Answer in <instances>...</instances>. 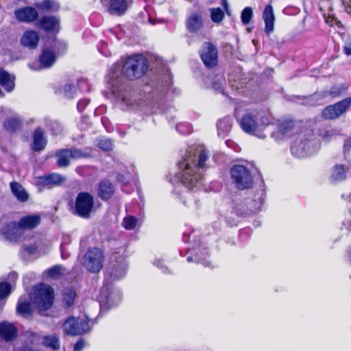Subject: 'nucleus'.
Wrapping results in <instances>:
<instances>
[{
    "mask_svg": "<svg viewBox=\"0 0 351 351\" xmlns=\"http://www.w3.org/2000/svg\"><path fill=\"white\" fill-rule=\"evenodd\" d=\"M233 210L234 213L240 217H246L251 215V211L249 209V204H247V199L245 201H234Z\"/></svg>",
    "mask_w": 351,
    "mask_h": 351,
    "instance_id": "nucleus-35",
    "label": "nucleus"
},
{
    "mask_svg": "<svg viewBox=\"0 0 351 351\" xmlns=\"http://www.w3.org/2000/svg\"><path fill=\"white\" fill-rule=\"evenodd\" d=\"M140 223L139 219L132 215H128L123 218L122 226L125 230H132L135 229L137 226H139Z\"/></svg>",
    "mask_w": 351,
    "mask_h": 351,
    "instance_id": "nucleus-42",
    "label": "nucleus"
},
{
    "mask_svg": "<svg viewBox=\"0 0 351 351\" xmlns=\"http://www.w3.org/2000/svg\"><path fill=\"white\" fill-rule=\"evenodd\" d=\"M187 254H189L186 261L189 263L195 261L197 263H201L205 267H210V263L207 261L208 256V252L207 247L203 246L202 243H198L195 246L189 248Z\"/></svg>",
    "mask_w": 351,
    "mask_h": 351,
    "instance_id": "nucleus-13",
    "label": "nucleus"
},
{
    "mask_svg": "<svg viewBox=\"0 0 351 351\" xmlns=\"http://www.w3.org/2000/svg\"><path fill=\"white\" fill-rule=\"evenodd\" d=\"M62 297V300L66 304V306H70L73 305L74 303L75 292L71 288H65L63 290Z\"/></svg>",
    "mask_w": 351,
    "mask_h": 351,
    "instance_id": "nucleus-43",
    "label": "nucleus"
},
{
    "mask_svg": "<svg viewBox=\"0 0 351 351\" xmlns=\"http://www.w3.org/2000/svg\"><path fill=\"white\" fill-rule=\"evenodd\" d=\"M208 157V152L202 147L195 148L193 153L190 150L184 160L178 163L180 171L175 175L173 184H177L178 188L199 189L204 182L202 171L207 168L206 161Z\"/></svg>",
    "mask_w": 351,
    "mask_h": 351,
    "instance_id": "nucleus-1",
    "label": "nucleus"
},
{
    "mask_svg": "<svg viewBox=\"0 0 351 351\" xmlns=\"http://www.w3.org/2000/svg\"><path fill=\"white\" fill-rule=\"evenodd\" d=\"M0 231L6 239L11 241H16L21 234L17 223L14 221L7 223L1 228Z\"/></svg>",
    "mask_w": 351,
    "mask_h": 351,
    "instance_id": "nucleus-21",
    "label": "nucleus"
},
{
    "mask_svg": "<svg viewBox=\"0 0 351 351\" xmlns=\"http://www.w3.org/2000/svg\"><path fill=\"white\" fill-rule=\"evenodd\" d=\"M30 300L35 304L41 315L50 308L53 303V290L47 285L40 283L33 289Z\"/></svg>",
    "mask_w": 351,
    "mask_h": 351,
    "instance_id": "nucleus-3",
    "label": "nucleus"
},
{
    "mask_svg": "<svg viewBox=\"0 0 351 351\" xmlns=\"http://www.w3.org/2000/svg\"><path fill=\"white\" fill-rule=\"evenodd\" d=\"M122 300V293L119 289L111 287V308L117 306Z\"/></svg>",
    "mask_w": 351,
    "mask_h": 351,
    "instance_id": "nucleus-45",
    "label": "nucleus"
},
{
    "mask_svg": "<svg viewBox=\"0 0 351 351\" xmlns=\"http://www.w3.org/2000/svg\"><path fill=\"white\" fill-rule=\"evenodd\" d=\"M44 121L45 126L49 130L52 135H59L62 132V126L57 121L45 118Z\"/></svg>",
    "mask_w": 351,
    "mask_h": 351,
    "instance_id": "nucleus-37",
    "label": "nucleus"
},
{
    "mask_svg": "<svg viewBox=\"0 0 351 351\" xmlns=\"http://www.w3.org/2000/svg\"><path fill=\"white\" fill-rule=\"evenodd\" d=\"M85 345V342L84 340L80 339L76 342V343L74 345L73 349L74 351H80L82 350Z\"/></svg>",
    "mask_w": 351,
    "mask_h": 351,
    "instance_id": "nucleus-60",
    "label": "nucleus"
},
{
    "mask_svg": "<svg viewBox=\"0 0 351 351\" xmlns=\"http://www.w3.org/2000/svg\"><path fill=\"white\" fill-rule=\"evenodd\" d=\"M66 180V178L57 173L43 175L37 178V185L49 189L59 186Z\"/></svg>",
    "mask_w": 351,
    "mask_h": 351,
    "instance_id": "nucleus-16",
    "label": "nucleus"
},
{
    "mask_svg": "<svg viewBox=\"0 0 351 351\" xmlns=\"http://www.w3.org/2000/svg\"><path fill=\"white\" fill-rule=\"evenodd\" d=\"M111 167L113 168V173L116 176L117 181L122 186H127L136 176L135 169L133 166L126 167L123 162L114 158Z\"/></svg>",
    "mask_w": 351,
    "mask_h": 351,
    "instance_id": "nucleus-8",
    "label": "nucleus"
},
{
    "mask_svg": "<svg viewBox=\"0 0 351 351\" xmlns=\"http://www.w3.org/2000/svg\"><path fill=\"white\" fill-rule=\"evenodd\" d=\"M43 344L52 350H57L60 347L59 338L56 335H47L43 338Z\"/></svg>",
    "mask_w": 351,
    "mask_h": 351,
    "instance_id": "nucleus-41",
    "label": "nucleus"
},
{
    "mask_svg": "<svg viewBox=\"0 0 351 351\" xmlns=\"http://www.w3.org/2000/svg\"><path fill=\"white\" fill-rule=\"evenodd\" d=\"M12 193L16 199L22 202L27 201L29 195L25 188L19 182H12L10 183Z\"/></svg>",
    "mask_w": 351,
    "mask_h": 351,
    "instance_id": "nucleus-30",
    "label": "nucleus"
},
{
    "mask_svg": "<svg viewBox=\"0 0 351 351\" xmlns=\"http://www.w3.org/2000/svg\"><path fill=\"white\" fill-rule=\"evenodd\" d=\"M176 130L181 134H189L191 132V125L189 123H180L176 126Z\"/></svg>",
    "mask_w": 351,
    "mask_h": 351,
    "instance_id": "nucleus-51",
    "label": "nucleus"
},
{
    "mask_svg": "<svg viewBox=\"0 0 351 351\" xmlns=\"http://www.w3.org/2000/svg\"><path fill=\"white\" fill-rule=\"evenodd\" d=\"M59 21L55 16H45L37 21L36 26L45 32H51L58 25Z\"/></svg>",
    "mask_w": 351,
    "mask_h": 351,
    "instance_id": "nucleus-26",
    "label": "nucleus"
},
{
    "mask_svg": "<svg viewBox=\"0 0 351 351\" xmlns=\"http://www.w3.org/2000/svg\"><path fill=\"white\" fill-rule=\"evenodd\" d=\"M98 195L104 200L110 199V181L108 179L100 182L98 187Z\"/></svg>",
    "mask_w": 351,
    "mask_h": 351,
    "instance_id": "nucleus-38",
    "label": "nucleus"
},
{
    "mask_svg": "<svg viewBox=\"0 0 351 351\" xmlns=\"http://www.w3.org/2000/svg\"><path fill=\"white\" fill-rule=\"evenodd\" d=\"M25 250L29 254H33L36 251V247L33 245H29L25 247Z\"/></svg>",
    "mask_w": 351,
    "mask_h": 351,
    "instance_id": "nucleus-63",
    "label": "nucleus"
},
{
    "mask_svg": "<svg viewBox=\"0 0 351 351\" xmlns=\"http://www.w3.org/2000/svg\"><path fill=\"white\" fill-rule=\"evenodd\" d=\"M126 249L121 247L111 254V281L119 280L127 272Z\"/></svg>",
    "mask_w": 351,
    "mask_h": 351,
    "instance_id": "nucleus-6",
    "label": "nucleus"
},
{
    "mask_svg": "<svg viewBox=\"0 0 351 351\" xmlns=\"http://www.w3.org/2000/svg\"><path fill=\"white\" fill-rule=\"evenodd\" d=\"M12 291L11 285L5 282H0V298L4 300L5 298H8Z\"/></svg>",
    "mask_w": 351,
    "mask_h": 351,
    "instance_id": "nucleus-47",
    "label": "nucleus"
},
{
    "mask_svg": "<svg viewBox=\"0 0 351 351\" xmlns=\"http://www.w3.org/2000/svg\"><path fill=\"white\" fill-rule=\"evenodd\" d=\"M107 12H110V0H100Z\"/></svg>",
    "mask_w": 351,
    "mask_h": 351,
    "instance_id": "nucleus-62",
    "label": "nucleus"
},
{
    "mask_svg": "<svg viewBox=\"0 0 351 351\" xmlns=\"http://www.w3.org/2000/svg\"><path fill=\"white\" fill-rule=\"evenodd\" d=\"M108 287L107 285H104L101 290V299L102 297H105L107 300L108 298L109 293L108 291Z\"/></svg>",
    "mask_w": 351,
    "mask_h": 351,
    "instance_id": "nucleus-61",
    "label": "nucleus"
},
{
    "mask_svg": "<svg viewBox=\"0 0 351 351\" xmlns=\"http://www.w3.org/2000/svg\"><path fill=\"white\" fill-rule=\"evenodd\" d=\"M56 61V56L54 52L49 49H45L39 57L40 66L34 67L32 64H29V66L33 70L48 69L51 67Z\"/></svg>",
    "mask_w": 351,
    "mask_h": 351,
    "instance_id": "nucleus-19",
    "label": "nucleus"
},
{
    "mask_svg": "<svg viewBox=\"0 0 351 351\" xmlns=\"http://www.w3.org/2000/svg\"><path fill=\"white\" fill-rule=\"evenodd\" d=\"M97 146L104 151L110 150V141L108 138H99L97 139Z\"/></svg>",
    "mask_w": 351,
    "mask_h": 351,
    "instance_id": "nucleus-53",
    "label": "nucleus"
},
{
    "mask_svg": "<svg viewBox=\"0 0 351 351\" xmlns=\"http://www.w3.org/2000/svg\"><path fill=\"white\" fill-rule=\"evenodd\" d=\"M93 205V197L87 192H80L75 199L73 213L82 218H88Z\"/></svg>",
    "mask_w": 351,
    "mask_h": 351,
    "instance_id": "nucleus-9",
    "label": "nucleus"
},
{
    "mask_svg": "<svg viewBox=\"0 0 351 351\" xmlns=\"http://www.w3.org/2000/svg\"><path fill=\"white\" fill-rule=\"evenodd\" d=\"M61 92L63 93L64 96L69 99H72L74 97V94L76 92L75 87L70 84H65L62 89Z\"/></svg>",
    "mask_w": 351,
    "mask_h": 351,
    "instance_id": "nucleus-48",
    "label": "nucleus"
},
{
    "mask_svg": "<svg viewBox=\"0 0 351 351\" xmlns=\"http://www.w3.org/2000/svg\"><path fill=\"white\" fill-rule=\"evenodd\" d=\"M15 18L24 23H32L38 18V13L35 8L30 6H25L15 10Z\"/></svg>",
    "mask_w": 351,
    "mask_h": 351,
    "instance_id": "nucleus-17",
    "label": "nucleus"
},
{
    "mask_svg": "<svg viewBox=\"0 0 351 351\" xmlns=\"http://www.w3.org/2000/svg\"><path fill=\"white\" fill-rule=\"evenodd\" d=\"M232 184L238 190L251 189L254 185V176L252 170L241 165H233L230 171Z\"/></svg>",
    "mask_w": 351,
    "mask_h": 351,
    "instance_id": "nucleus-4",
    "label": "nucleus"
},
{
    "mask_svg": "<svg viewBox=\"0 0 351 351\" xmlns=\"http://www.w3.org/2000/svg\"><path fill=\"white\" fill-rule=\"evenodd\" d=\"M295 131V124L293 120L285 119L280 121L276 131L271 136L276 141H280L283 138L291 136Z\"/></svg>",
    "mask_w": 351,
    "mask_h": 351,
    "instance_id": "nucleus-15",
    "label": "nucleus"
},
{
    "mask_svg": "<svg viewBox=\"0 0 351 351\" xmlns=\"http://www.w3.org/2000/svg\"><path fill=\"white\" fill-rule=\"evenodd\" d=\"M343 40L345 43V45L343 49L344 53L348 56H351V36H343Z\"/></svg>",
    "mask_w": 351,
    "mask_h": 351,
    "instance_id": "nucleus-52",
    "label": "nucleus"
},
{
    "mask_svg": "<svg viewBox=\"0 0 351 351\" xmlns=\"http://www.w3.org/2000/svg\"><path fill=\"white\" fill-rule=\"evenodd\" d=\"M240 126L242 130L248 134H252L260 138H264L266 135L258 132V117L256 112H247L240 120Z\"/></svg>",
    "mask_w": 351,
    "mask_h": 351,
    "instance_id": "nucleus-12",
    "label": "nucleus"
},
{
    "mask_svg": "<svg viewBox=\"0 0 351 351\" xmlns=\"http://www.w3.org/2000/svg\"><path fill=\"white\" fill-rule=\"evenodd\" d=\"M263 19L265 24V32L266 34H269L274 30L275 20L273 8L271 5H267L265 8L263 13Z\"/></svg>",
    "mask_w": 351,
    "mask_h": 351,
    "instance_id": "nucleus-25",
    "label": "nucleus"
},
{
    "mask_svg": "<svg viewBox=\"0 0 351 351\" xmlns=\"http://www.w3.org/2000/svg\"><path fill=\"white\" fill-rule=\"evenodd\" d=\"M203 26V12L202 11L191 13L186 21V27L189 32H197L200 30Z\"/></svg>",
    "mask_w": 351,
    "mask_h": 351,
    "instance_id": "nucleus-18",
    "label": "nucleus"
},
{
    "mask_svg": "<svg viewBox=\"0 0 351 351\" xmlns=\"http://www.w3.org/2000/svg\"><path fill=\"white\" fill-rule=\"evenodd\" d=\"M99 51L104 56L108 57L109 55L108 44L106 43H101L99 47Z\"/></svg>",
    "mask_w": 351,
    "mask_h": 351,
    "instance_id": "nucleus-59",
    "label": "nucleus"
},
{
    "mask_svg": "<svg viewBox=\"0 0 351 351\" xmlns=\"http://www.w3.org/2000/svg\"><path fill=\"white\" fill-rule=\"evenodd\" d=\"M351 106V97L324 108L322 117L326 120H333L345 114Z\"/></svg>",
    "mask_w": 351,
    "mask_h": 351,
    "instance_id": "nucleus-10",
    "label": "nucleus"
},
{
    "mask_svg": "<svg viewBox=\"0 0 351 351\" xmlns=\"http://www.w3.org/2000/svg\"><path fill=\"white\" fill-rule=\"evenodd\" d=\"M153 264L158 268L160 269L162 272H168V268L164 265L163 261L162 259H156Z\"/></svg>",
    "mask_w": 351,
    "mask_h": 351,
    "instance_id": "nucleus-55",
    "label": "nucleus"
},
{
    "mask_svg": "<svg viewBox=\"0 0 351 351\" xmlns=\"http://www.w3.org/2000/svg\"><path fill=\"white\" fill-rule=\"evenodd\" d=\"M17 274L16 272H11L10 274H9V278L10 279H12L13 280H14L15 279L17 278Z\"/></svg>",
    "mask_w": 351,
    "mask_h": 351,
    "instance_id": "nucleus-64",
    "label": "nucleus"
},
{
    "mask_svg": "<svg viewBox=\"0 0 351 351\" xmlns=\"http://www.w3.org/2000/svg\"><path fill=\"white\" fill-rule=\"evenodd\" d=\"M3 128L9 132H15L22 126V119L19 114L6 119L3 123Z\"/></svg>",
    "mask_w": 351,
    "mask_h": 351,
    "instance_id": "nucleus-29",
    "label": "nucleus"
},
{
    "mask_svg": "<svg viewBox=\"0 0 351 351\" xmlns=\"http://www.w3.org/2000/svg\"><path fill=\"white\" fill-rule=\"evenodd\" d=\"M131 2L132 0H111V15H123Z\"/></svg>",
    "mask_w": 351,
    "mask_h": 351,
    "instance_id": "nucleus-28",
    "label": "nucleus"
},
{
    "mask_svg": "<svg viewBox=\"0 0 351 351\" xmlns=\"http://www.w3.org/2000/svg\"><path fill=\"white\" fill-rule=\"evenodd\" d=\"M264 202L263 193L261 192L258 195V197L254 199H247V204H249V209L251 214L256 213L261 209Z\"/></svg>",
    "mask_w": 351,
    "mask_h": 351,
    "instance_id": "nucleus-36",
    "label": "nucleus"
},
{
    "mask_svg": "<svg viewBox=\"0 0 351 351\" xmlns=\"http://www.w3.org/2000/svg\"><path fill=\"white\" fill-rule=\"evenodd\" d=\"M40 222V217L38 215H27L22 217L17 223L20 230H28L36 228Z\"/></svg>",
    "mask_w": 351,
    "mask_h": 351,
    "instance_id": "nucleus-24",
    "label": "nucleus"
},
{
    "mask_svg": "<svg viewBox=\"0 0 351 351\" xmlns=\"http://www.w3.org/2000/svg\"><path fill=\"white\" fill-rule=\"evenodd\" d=\"M199 54L206 67L212 68L217 64V49L213 43L210 42L204 43L199 51Z\"/></svg>",
    "mask_w": 351,
    "mask_h": 351,
    "instance_id": "nucleus-14",
    "label": "nucleus"
},
{
    "mask_svg": "<svg viewBox=\"0 0 351 351\" xmlns=\"http://www.w3.org/2000/svg\"><path fill=\"white\" fill-rule=\"evenodd\" d=\"M15 77L0 67V84L7 92H11L14 89Z\"/></svg>",
    "mask_w": 351,
    "mask_h": 351,
    "instance_id": "nucleus-27",
    "label": "nucleus"
},
{
    "mask_svg": "<svg viewBox=\"0 0 351 351\" xmlns=\"http://www.w3.org/2000/svg\"><path fill=\"white\" fill-rule=\"evenodd\" d=\"M36 8L44 11L56 12L59 10L60 5L58 2L54 0H44L36 3Z\"/></svg>",
    "mask_w": 351,
    "mask_h": 351,
    "instance_id": "nucleus-39",
    "label": "nucleus"
},
{
    "mask_svg": "<svg viewBox=\"0 0 351 351\" xmlns=\"http://www.w3.org/2000/svg\"><path fill=\"white\" fill-rule=\"evenodd\" d=\"M18 330L14 324L8 322L0 323V338L5 342H11L17 337Z\"/></svg>",
    "mask_w": 351,
    "mask_h": 351,
    "instance_id": "nucleus-20",
    "label": "nucleus"
},
{
    "mask_svg": "<svg viewBox=\"0 0 351 351\" xmlns=\"http://www.w3.org/2000/svg\"><path fill=\"white\" fill-rule=\"evenodd\" d=\"M47 144V139L42 128L38 127L35 129L33 134L32 149L35 152H40L45 148Z\"/></svg>",
    "mask_w": 351,
    "mask_h": 351,
    "instance_id": "nucleus-23",
    "label": "nucleus"
},
{
    "mask_svg": "<svg viewBox=\"0 0 351 351\" xmlns=\"http://www.w3.org/2000/svg\"><path fill=\"white\" fill-rule=\"evenodd\" d=\"M16 311L19 314L23 317H29L32 315V308H31V302L21 297L19 299L17 306H16Z\"/></svg>",
    "mask_w": 351,
    "mask_h": 351,
    "instance_id": "nucleus-34",
    "label": "nucleus"
},
{
    "mask_svg": "<svg viewBox=\"0 0 351 351\" xmlns=\"http://www.w3.org/2000/svg\"><path fill=\"white\" fill-rule=\"evenodd\" d=\"M147 59L142 54L135 53L128 56L122 66V74L130 80L143 77L148 70Z\"/></svg>",
    "mask_w": 351,
    "mask_h": 351,
    "instance_id": "nucleus-2",
    "label": "nucleus"
},
{
    "mask_svg": "<svg viewBox=\"0 0 351 351\" xmlns=\"http://www.w3.org/2000/svg\"><path fill=\"white\" fill-rule=\"evenodd\" d=\"M53 48L56 53L60 55L65 51L66 49V45L65 43L60 41L55 42Z\"/></svg>",
    "mask_w": 351,
    "mask_h": 351,
    "instance_id": "nucleus-54",
    "label": "nucleus"
},
{
    "mask_svg": "<svg viewBox=\"0 0 351 351\" xmlns=\"http://www.w3.org/2000/svg\"><path fill=\"white\" fill-rule=\"evenodd\" d=\"M253 15V12L251 8L246 7L243 9V10L241 12V21L244 25H247L250 21H251V19Z\"/></svg>",
    "mask_w": 351,
    "mask_h": 351,
    "instance_id": "nucleus-49",
    "label": "nucleus"
},
{
    "mask_svg": "<svg viewBox=\"0 0 351 351\" xmlns=\"http://www.w3.org/2000/svg\"><path fill=\"white\" fill-rule=\"evenodd\" d=\"M347 89V87L343 84L335 85L332 86L326 93L333 97H337L341 95Z\"/></svg>",
    "mask_w": 351,
    "mask_h": 351,
    "instance_id": "nucleus-46",
    "label": "nucleus"
},
{
    "mask_svg": "<svg viewBox=\"0 0 351 351\" xmlns=\"http://www.w3.org/2000/svg\"><path fill=\"white\" fill-rule=\"evenodd\" d=\"M319 147L318 141L313 134L304 135L294 141L291 152L295 157L305 158L315 153Z\"/></svg>",
    "mask_w": 351,
    "mask_h": 351,
    "instance_id": "nucleus-5",
    "label": "nucleus"
},
{
    "mask_svg": "<svg viewBox=\"0 0 351 351\" xmlns=\"http://www.w3.org/2000/svg\"><path fill=\"white\" fill-rule=\"evenodd\" d=\"M57 165L60 167H66L70 165L71 155L69 149H62L56 151Z\"/></svg>",
    "mask_w": 351,
    "mask_h": 351,
    "instance_id": "nucleus-32",
    "label": "nucleus"
},
{
    "mask_svg": "<svg viewBox=\"0 0 351 351\" xmlns=\"http://www.w3.org/2000/svg\"><path fill=\"white\" fill-rule=\"evenodd\" d=\"M77 85L79 86V88L82 91H88L89 90L88 84L87 82V80L85 79H80L77 82Z\"/></svg>",
    "mask_w": 351,
    "mask_h": 351,
    "instance_id": "nucleus-56",
    "label": "nucleus"
},
{
    "mask_svg": "<svg viewBox=\"0 0 351 351\" xmlns=\"http://www.w3.org/2000/svg\"><path fill=\"white\" fill-rule=\"evenodd\" d=\"M39 40V35L36 31L27 30L23 34L21 38V43L24 47L35 49L38 46Z\"/></svg>",
    "mask_w": 351,
    "mask_h": 351,
    "instance_id": "nucleus-22",
    "label": "nucleus"
},
{
    "mask_svg": "<svg viewBox=\"0 0 351 351\" xmlns=\"http://www.w3.org/2000/svg\"><path fill=\"white\" fill-rule=\"evenodd\" d=\"M63 330L70 335H79L90 330L88 322L80 318L70 317L63 324Z\"/></svg>",
    "mask_w": 351,
    "mask_h": 351,
    "instance_id": "nucleus-11",
    "label": "nucleus"
},
{
    "mask_svg": "<svg viewBox=\"0 0 351 351\" xmlns=\"http://www.w3.org/2000/svg\"><path fill=\"white\" fill-rule=\"evenodd\" d=\"M71 155V159L77 160L81 158H90L94 156L91 147H85L80 149L72 147L69 149Z\"/></svg>",
    "mask_w": 351,
    "mask_h": 351,
    "instance_id": "nucleus-31",
    "label": "nucleus"
},
{
    "mask_svg": "<svg viewBox=\"0 0 351 351\" xmlns=\"http://www.w3.org/2000/svg\"><path fill=\"white\" fill-rule=\"evenodd\" d=\"M89 104V100L88 99H83L78 101L77 104V108L79 112L83 111L85 107Z\"/></svg>",
    "mask_w": 351,
    "mask_h": 351,
    "instance_id": "nucleus-58",
    "label": "nucleus"
},
{
    "mask_svg": "<svg viewBox=\"0 0 351 351\" xmlns=\"http://www.w3.org/2000/svg\"><path fill=\"white\" fill-rule=\"evenodd\" d=\"M64 270V268L61 265H55L47 269V275L51 278H57L62 274V272Z\"/></svg>",
    "mask_w": 351,
    "mask_h": 351,
    "instance_id": "nucleus-50",
    "label": "nucleus"
},
{
    "mask_svg": "<svg viewBox=\"0 0 351 351\" xmlns=\"http://www.w3.org/2000/svg\"><path fill=\"white\" fill-rule=\"evenodd\" d=\"M224 82V80L222 77L219 78L216 82H214L212 84V88L220 91L222 89V84Z\"/></svg>",
    "mask_w": 351,
    "mask_h": 351,
    "instance_id": "nucleus-57",
    "label": "nucleus"
},
{
    "mask_svg": "<svg viewBox=\"0 0 351 351\" xmlns=\"http://www.w3.org/2000/svg\"><path fill=\"white\" fill-rule=\"evenodd\" d=\"M347 169L343 165H336L333 167L331 179L334 182H341L346 178Z\"/></svg>",
    "mask_w": 351,
    "mask_h": 351,
    "instance_id": "nucleus-40",
    "label": "nucleus"
},
{
    "mask_svg": "<svg viewBox=\"0 0 351 351\" xmlns=\"http://www.w3.org/2000/svg\"><path fill=\"white\" fill-rule=\"evenodd\" d=\"M104 255L101 250L90 247L82 257L83 266L91 273H97L103 267Z\"/></svg>",
    "mask_w": 351,
    "mask_h": 351,
    "instance_id": "nucleus-7",
    "label": "nucleus"
},
{
    "mask_svg": "<svg viewBox=\"0 0 351 351\" xmlns=\"http://www.w3.org/2000/svg\"><path fill=\"white\" fill-rule=\"evenodd\" d=\"M210 19L213 23H219L224 19L225 14L220 8H210Z\"/></svg>",
    "mask_w": 351,
    "mask_h": 351,
    "instance_id": "nucleus-44",
    "label": "nucleus"
},
{
    "mask_svg": "<svg viewBox=\"0 0 351 351\" xmlns=\"http://www.w3.org/2000/svg\"><path fill=\"white\" fill-rule=\"evenodd\" d=\"M218 135L223 138L226 137L232 129V119L226 117L219 120L217 124Z\"/></svg>",
    "mask_w": 351,
    "mask_h": 351,
    "instance_id": "nucleus-33",
    "label": "nucleus"
}]
</instances>
